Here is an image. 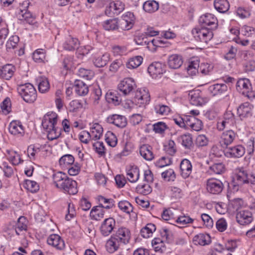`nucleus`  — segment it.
Instances as JSON below:
<instances>
[{"label": "nucleus", "instance_id": "nucleus-1", "mask_svg": "<svg viewBox=\"0 0 255 255\" xmlns=\"http://www.w3.org/2000/svg\"><path fill=\"white\" fill-rule=\"evenodd\" d=\"M58 115L53 112L46 114L42 121V126L47 133V138L50 140L58 138L61 135V128L57 126Z\"/></svg>", "mask_w": 255, "mask_h": 255}, {"label": "nucleus", "instance_id": "nucleus-2", "mask_svg": "<svg viewBox=\"0 0 255 255\" xmlns=\"http://www.w3.org/2000/svg\"><path fill=\"white\" fill-rule=\"evenodd\" d=\"M55 186L69 194L75 195L78 192L77 183L62 172H57L52 176Z\"/></svg>", "mask_w": 255, "mask_h": 255}, {"label": "nucleus", "instance_id": "nucleus-3", "mask_svg": "<svg viewBox=\"0 0 255 255\" xmlns=\"http://www.w3.org/2000/svg\"><path fill=\"white\" fill-rule=\"evenodd\" d=\"M17 90L21 98L27 103H33L36 99L37 92L36 89L30 83L19 85L17 88Z\"/></svg>", "mask_w": 255, "mask_h": 255}, {"label": "nucleus", "instance_id": "nucleus-4", "mask_svg": "<svg viewBox=\"0 0 255 255\" xmlns=\"http://www.w3.org/2000/svg\"><path fill=\"white\" fill-rule=\"evenodd\" d=\"M192 34L196 40L204 43H207L213 37L212 30L204 26L193 28Z\"/></svg>", "mask_w": 255, "mask_h": 255}, {"label": "nucleus", "instance_id": "nucleus-5", "mask_svg": "<svg viewBox=\"0 0 255 255\" xmlns=\"http://www.w3.org/2000/svg\"><path fill=\"white\" fill-rule=\"evenodd\" d=\"M30 2L29 0H26L23 1L19 6L18 18L20 20L24 21L26 22L31 24L34 22V17L32 14L27 10Z\"/></svg>", "mask_w": 255, "mask_h": 255}, {"label": "nucleus", "instance_id": "nucleus-6", "mask_svg": "<svg viewBox=\"0 0 255 255\" xmlns=\"http://www.w3.org/2000/svg\"><path fill=\"white\" fill-rule=\"evenodd\" d=\"M234 115L230 111L226 112L222 120H219L217 124V128L220 131L225 128H230L235 124Z\"/></svg>", "mask_w": 255, "mask_h": 255}, {"label": "nucleus", "instance_id": "nucleus-7", "mask_svg": "<svg viewBox=\"0 0 255 255\" xmlns=\"http://www.w3.org/2000/svg\"><path fill=\"white\" fill-rule=\"evenodd\" d=\"M150 100L148 91L146 89H140L136 92L134 98L135 104L140 107H144Z\"/></svg>", "mask_w": 255, "mask_h": 255}, {"label": "nucleus", "instance_id": "nucleus-8", "mask_svg": "<svg viewBox=\"0 0 255 255\" xmlns=\"http://www.w3.org/2000/svg\"><path fill=\"white\" fill-rule=\"evenodd\" d=\"M224 185L219 179L214 178L208 179L206 181V189L213 194H219L223 190Z\"/></svg>", "mask_w": 255, "mask_h": 255}, {"label": "nucleus", "instance_id": "nucleus-9", "mask_svg": "<svg viewBox=\"0 0 255 255\" xmlns=\"http://www.w3.org/2000/svg\"><path fill=\"white\" fill-rule=\"evenodd\" d=\"M136 87L134 80L131 78H125L118 85L119 90L124 96H127Z\"/></svg>", "mask_w": 255, "mask_h": 255}, {"label": "nucleus", "instance_id": "nucleus-10", "mask_svg": "<svg viewBox=\"0 0 255 255\" xmlns=\"http://www.w3.org/2000/svg\"><path fill=\"white\" fill-rule=\"evenodd\" d=\"M134 20L133 13L127 12L123 15L121 19L118 21L119 26L122 30H129L133 27Z\"/></svg>", "mask_w": 255, "mask_h": 255}, {"label": "nucleus", "instance_id": "nucleus-11", "mask_svg": "<svg viewBox=\"0 0 255 255\" xmlns=\"http://www.w3.org/2000/svg\"><path fill=\"white\" fill-rule=\"evenodd\" d=\"M249 174L246 171L240 169L236 175L233 180V189L238 191L239 188L244 184H248Z\"/></svg>", "mask_w": 255, "mask_h": 255}, {"label": "nucleus", "instance_id": "nucleus-12", "mask_svg": "<svg viewBox=\"0 0 255 255\" xmlns=\"http://www.w3.org/2000/svg\"><path fill=\"white\" fill-rule=\"evenodd\" d=\"M199 22L203 26H209L208 28L212 30L216 29L218 26V20L217 18L211 13H206L200 16Z\"/></svg>", "mask_w": 255, "mask_h": 255}, {"label": "nucleus", "instance_id": "nucleus-13", "mask_svg": "<svg viewBox=\"0 0 255 255\" xmlns=\"http://www.w3.org/2000/svg\"><path fill=\"white\" fill-rule=\"evenodd\" d=\"M27 221L24 217H20L15 224V227L10 231L9 234L14 235L15 233L17 236H23L24 232L27 230Z\"/></svg>", "mask_w": 255, "mask_h": 255}, {"label": "nucleus", "instance_id": "nucleus-14", "mask_svg": "<svg viewBox=\"0 0 255 255\" xmlns=\"http://www.w3.org/2000/svg\"><path fill=\"white\" fill-rule=\"evenodd\" d=\"M116 226V222L114 218H108L102 223L100 230L101 234L105 237L111 234Z\"/></svg>", "mask_w": 255, "mask_h": 255}, {"label": "nucleus", "instance_id": "nucleus-15", "mask_svg": "<svg viewBox=\"0 0 255 255\" xmlns=\"http://www.w3.org/2000/svg\"><path fill=\"white\" fill-rule=\"evenodd\" d=\"M114 236H115L123 245L128 244L131 238V234L129 230L125 227L119 228L116 233L114 234Z\"/></svg>", "mask_w": 255, "mask_h": 255}, {"label": "nucleus", "instance_id": "nucleus-16", "mask_svg": "<svg viewBox=\"0 0 255 255\" xmlns=\"http://www.w3.org/2000/svg\"><path fill=\"white\" fill-rule=\"evenodd\" d=\"M237 136V133L232 129L223 132L220 140L221 146L223 148L227 147L234 141Z\"/></svg>", "mask_w": 255, "mask_h": 255}, {"label": "nucleus", "instance_id": "nucleus-17", "mask_svg": "<svg viewBox=\"0 0 255 255\" xmlns=\"http://www.w3.org/2000/svg\"><path fill=\"white\" fill-rule=\"evenodd\" d=\"M245 148L241 145L232 147H227L224 151V154L227 157L239 158L245 153Z\"/></svg>", "mask_w": 255, "mask_h": 255}, {"label": "nucleus", "instance_id": "nucleus-18", "mask_svg": "<svg viewBox=\"0 0 255 255\" xmlns=\"http://www.w3.org/2000/svg\"><path fill=\"white\" fill-rule=\"evenodd\" d=\"M107 121L108 123L121 128L125 127L127 124L126 118L124 116L117 114L109 116L107 119Z\"/></svg>", "mask_w": 255, "mask_h": 255}, {"label": "nucleus", "instance_id": "nucleus-19", "mask_svg": "<svg viewBox=\"0 0 255 255\" xmlns=\"http://www.w3.org/2000/svg\"><path fill=\"white\" fill-rule=\"evenodd\" d=\"M236 219L241 225L249 224L253 220L252 214L248 210H243L237 213Z\"/></svg>", "mask_w": 255, "mask_h": 255}, {"label": "nucleus", "instance_id": "nucleus-20", "mask_svg": "<svg viewBox=\"0 0 255 255\" xmlns=\"http://www.w3.org/2000/svg\"><path fill=\"white\" fill-rule=\"evenodd\" d=\"M185 123L186 124V128H190L195 131L200 130L203 127L202 121L193 116L186 117Z\"/></svg>", "mask_w": 255, "mask_h": 255}, {"label": "nucleus", "instance_id": "nucleus-21", "mask_svg": "<svg viewBox=\"0 0 255 255\" xmlns=\"http://www.w3.org/2000/svg\"><path fill=\"white\" fill-rule=\"evenodd\" d=\"M127 179L131 183L136 182L139 177V169L134 165H130L126 168Z\"/></svg>", "mask_w": 255, "mask_h": 255}, {"label": "nucleus", "instance_id": "nucleus-22", "mask_svg": "<svg viewBox=\"0 0 255 255\" xmlns=\"http://www.w3.org/2000/svg\"><path fill=\"white\" fill-rule=\"evenodd\" d=\"M15 68L11 64H5L0 66V78L3 80H9L13 76Z\"/></svg>", "mask_w": 255, "mask_h": 255}, {"label": "nucleus", "instance_id": "nucleus-23", "mask_svg": "<svg viewBox=\"0 0 255 255\" xmlns=\"http://www.w3.org/2000/svg\"><path fill=\"white\" fill-rule=\"evenodd\" d=\"M48 245L55 248L58 250H63L65 248L64 241L57 234L50 235L47 240Z\"/></svg>", "mask_w": 255, "mask_h": 255}, {"label": "nucleus", "instance_id": "nucleus-24", "mask_svg": "<svg viewBox=\"0 0 255 255\" xmlns=\"http://www.w3.org/2000/svg\"><path fill=\"white\" fill-rule=\"evenodd\" d=\"M253 106L248 102L241 104L237 109V113L241 119L252 116Z\"/></svg>", "mask_w": 255, "mask_h": 255}, {"label": "nucleus", "instance_id": "nucleus-25", "mask_svg": "<svg viewBox=\"0 0 255 255\" xmlns=\"http://www.w3.org/2000/svg\"><path fill=\"white\" fill-rule=\"evenodd\" d=\"M200 91L199 90L191 91L189 94V101L191 104L194 106H202L206 101V99L203 98L200 95Z\"/></svg>", "mask_w": 255, "mask_h": 255}, {"label": "nucleus", "instance_id": "nucleus-26", "mask_svg": "<svg viewBox=\"0 0 255 255\" xmlns=\"http://www.w3.org/2000/svg\"><path fill=\"white\" fill-rule=\"evenodd\" d=\"M148 72L154 78L165 72L164 65L160 62H155L151 64L148 68Z\"/></svg>", "mask_w": 255, "mask_h": 255}, {"label": "nucleus", "instance_id": "nucleus-27", "mask_svg": "<svg viewBox=\"0 0 255 255\" xmlns=\"http://www.w3.org/2000/svg\"><path fill=\"white\" fill-rule=\"evenodd\" d=\"M122 246L124 245L113 235L107 241L106 248L109 253H114L120 249Z\"/></svg>", "mask_w": 255, "mask_h": 255}, {"label": "nucleus", "instance_id": "nucleus-28", "mask_svg": "<svg viewBox=\"0 0 255 255\" xmlns=\"http://www.w3.org/2000/svg\"><path fill=\"white\" fill-rule=\"evenodd\" d=\"M180 174L185 179L189 177L192 170V166L191 162L187 159H183L180 165Z\"/></svg>", "mask_w": 255, "mask_h": 255}, {"label": "nucleus", "instance_id": "nucleus-29", "mask_svg": "<svg viewBox=\"0 0 255 255\" xmlns=\"http://www.w3.org/2000/svg\"><path fill=\"white\" fill-rule=\"evenodd\" d=\"M236 87L239 92L245 94L251 90V84L248 79H240L237 82Z\"/></svg>", "mask_w": 255, "mask_h": 255}, {"label": "nucleus", "instance_id": "nucleus-30", "mask_svg": "<svg viewBox=\"0 0 255 255\" xmlns=\"http://www.w3.org/2000/svg\"><path fill=\"white\" fill-rule=\"evenodd\" d=\"M74 87L76 93L80 96H85L89 92L88 86L82 81L76 80Z\"/></svg>", "mask_w": 255, "mask_h": 255}, {"label": "nucleus", "instance_id": "nucleus-31", "mask_svg": "<svg viewBox=\"0 0 255 255\" xmlns=\"http://www.w3.org/2000/svg\"><path fill=\"white\" fill-rule=\"evenodd\" d=\"M227 86L225 84H214L208 88L209 92L213 96L220 95L227 92Z\"/></svg>", "mask_w": 255, "mask_h": 255}, {"label": "nucleus", "instance_id": "nucleus-32", "mask_svg": "<svg viewBox=\"0 0 255 255\" xmlns=\"http://www.w3.org/2000/svg\"><path fill=\"white\" fill-rule=\"evenodd\" d=\"M183 64L182 56L178 54H172L168 57V65L171 69H177Z\"/></svg>", "mask_w": 255, "mask_h": 255}, {"label": "nucleus", "instance_id": "nucleus-33", "mask_svg": "<svg viewBox=\"0 0 255 255\" xmlns=\"http://www.w3.org/2000/svg\"><path fill=\"white\" fill-rule=\"evenodd\" d=\"M193 242L195 245H208L211 242V237L208 234L200 233L194 236Z\"/></svg>", "mask_w": 255, "mask_h": 255}, {"label": "nucleus", "instance_id": "nucleus-34", "mask_svg": "<svg viewBox=\"0 0 255 255\" xmlns=\"http://www.w3.org/2000/svg\"><path fill=\"white\" fill-rule=\"evenodd\" d=\"M79 41L78 39L68 36L63 44L64 49L68 51H72L78 48Z\"/></svg>", "mask_w": 255, "mask_h": 255}, {"label": "nucleus", "instance_id": "nucleus-35", "mask_svg": "<svg viewBox=\"0 0 255 255\" xmlns=\"http://www.w3.org/2000/svg\"><path fill=\"white\" fill-rule=\"evenodd\" d=\"M9 132L14 135H22L24 133V129L22 125L19 122L13 121H12L8 127Z\"/></svg>", "mask_w": 255, "mask_h": 255}, {"label": "nucleus", "instance_id": "nucleus-36", "mask_svg": "<svg viewBox=\"0 0 255 255\" xmlns=\"http://www.w3.org/2000/svg\"><path fill=\"white\" fill-rule=\"evenodd\" d=\"M106 99L109 103L119 105L122 101L120 94L116 91H109L106 95Z\"/></svg>", "mask_w": 255, "mask_h": 255}, {"label": "nucleus", "instance_id": "nucleus-37", "mask_svg": "<svg viewBox=\"0 0 255 255\" xmlns=\"http://www.w3.org/2000/svg\"><path fill=\"white\" fill-rule=\"evenodd\" d=\"M103 129L102 127L98 123H94L91 127L90 133L91 138L95 140L100 139L103 135Z\"/></svg>", "mask_w": 255, "mask_h": 255}, {"label": "nucleus", "instance_id": "nucleus-38", "mask_svg": "<svg viewBox=\"0 0 255 255\" xmlns=\"http://www.w3.org/2000/svg\"><path fill=\"white\" fill-rule=\"evenodd\" d=\"M6 156L13 165H17L23 161L18 153L12 150H6Z\"/></svg>", "mask_w": 255, "mask_h": 255}, {"label": "nucleus", "instance_id": "nucleus-39", "mask_svg": "<svg viewBox=\"0 0 255 255\" xmlns=\"http://www.w3.org/2000/svg\"><path fill=\"white\" fill-rule=\"evenodd\" d=\"M152 149L148 144H143L139 149L141 156L146 160H151L154 158Z\"/></svg>", "mask_w": 255, "mask_h": 255}, {"label": "nucleus", "instance_id": "nucleus-40", "mask_svg": "<svg viewBox=\"0 0 255 255\" xmlns=\"http://www.w3.org/2000/svg\"><path fill=\"white\" fill-rule=\"evenodd\" d=\"M110 54L108 53H105L102 56L95 58L94 60L95 65L97 67H103L106 65L110 60Z\"/></svg>", "mask_w": 255, "mask_h": 255}, {"label": "nucleus", "instance_id": "nucleus-41", "mask_svg": "<svg viewBox=\"0 0 255 255\" xmlns=\"http://www.w3.org/2000/svg\"><path fill=\"white\" fill-rule=\"evenodd\" d=\"M214 4L216 9L221 13L226 12L230 7L229 2L227 0H215Z\"/></svg>", "mask_w": 255, "mask_h": 255}, {"label": "nucleus", "instance_id": "nucleus-42", "mask_svg": "<svg viewBox=\"0 0 255 255\" xmlns=\"http://www.w3.org/2000/svg\"><path fill=\"white\" fill-rule=\"evenodd\" d=\"M100 206L94 207L90 212L91 218L95 220H100L104 218L105 211Z\"/></svg>", "mask_w": 255, "mask_h": 255}, {"label": "nucleus", "instance_id": "nucleus-43", "mask_svg": "<svg viewBox=\"0 0 255 255\" xmlns=\"http://www.w3.org/2000/svg\"><path fill=\"white\" fill-rule=\"evenodd\" d=\"M177 140L187 149H190L193 144L192 138L189 134H183L178 136Z\"/></svg>", "mask_w": 255, "mask_h": 255}, {"label": "nucleus", "instance_id": "nucleus-44", "mask_svg": "<svg viewBox=\"0 0 255 255\" xmlns=\"http://www.w3.org/2000/svg\"><path fill=\"white\" fill-rule=\"evenodd\" d=\"M143 58L140 56H136L130 58L126 64L128 69H135L139 66L142 63Z\"/></svg>", "mask_w": 255, "mask_h": 255}, {"label": "nucleus", "instance_id": "nucleus-45", "mask_svg": "<svg viewBox=\"0 0 255 255\" xmlns=\"http://www.w3.org/2000/svg\"><path fill=\"white\" fill-rule=\"evenodd\" d=\"M155 230L156 227L153 224H147L144 228L141 229L140 235L144 238H148L152 236L153 233Z\"/></svg>", "mask_w": 255, "mask_h": 255}, {"label": "nucleus", "instance_id": "nucleus-46", "mask_svg": "<svg viewBox=\"0 0 255 255\" xmlns=\"http://www.w3.org/2000/svg\"><path fill=\"white\" fill-rule=\"evenodd\" d=\"M102 26L106 30H114L118 28V20L116 18L110 19L104 21L102 23Z\"/></svg>", "mask_w": 255, "mask_h": 255}, {"label": "nucleus", "instance_id": "nucleus-47", "mask_svg": "<svg viewBox=\"0 0 255 255\" xmlns=\"http://www.w3.org/2000/svg\"><path fill=\"white\" fill-rule=\"evenodd\" d=\"M164 150L166 154L173 156L177 151V148L174 141L170 139L165 142L164 145Z\"/></svg>", "mask_w": 255, "mask_h": 255}, {"label": "nucleus", "instance_id": "nucleus-48", "mask_svg": "<svg viewBox=\"0 0 255 255\" xmlns=\"http://www.w3.org/2000/svg\"><path fill=\"white\" fill-rule=\"evenodd\" d=\"M39 91L42 93L47 92L49 89V83L46 77H40L37 79Z\"/></svg>", "mask_w": 255, "mask_h": 255}, {"label": "nucleus", "instance_id": "nucleus-49", "mask_svg": "<svg viewBox=\"0 0 255 255\" xmlns=\"http://www.w3.org/2000/svg\"><path fill=\"white\" fill-rule=\"evenodd\" d=\"M74 158L71 154H65L62 156L59 159L60 165L63 168H67L74 163Z\"/></svg>", "mask_w": 255, "mask_h": 255}, {"label": "nucleus", "instance_id": "nucleus-50", "mask_svg": "<svg viewBox=\"0 0 255 255\" xmlns=\"http://www.w3.org/2000/svg\"><path fill=\"white\" fill-rule=\"evenodd\" d=\"M158 8V3L155 0H147L143 4V9L149 13L156 11Z\"/></svg>", "mask_w": 255, "mask_h": 255}, {"label": "nucleus", "instance_id": "nucleus-51", "mask_svg": "<svg viewBox=\"0 0 255 255\" xmlns=\"http://www.w3.org/2000/svg\"><path fill=\"white\" fill-rule=\"evenodd\" d=\"M42 146L37 144L30 145L27 150L28 156L32 160L35 159V156L40 152Z\"/></svg>", "mask_w": 255, "mask_h": 255}, {"label": "nucleus", "instance_id": "nucleus-52", "mask_svg": "<svg viewBox=\"0 0 255 255\" xmlns=\"http://www.w3.org/2000/svg\"><path fill=\"white\" fill-rule=\"evenodd\" d=\"M225 171V165L222 163H214L210 166L208 172L212 174H221Z\"/></svg>", "mask_w": 255, "mask_h": 255}, {"label": "nucleus", "instance_id": "nucleus-53", "mask_svg": "<svg viewBox=\"0 0 255 255\" xmlns=\"http://www.w3.org/2000/svg\"><path fill=\"white\" fill-rule=\"evenodd\" d=\"M98 201L100 202L99 206L103 208L109 209L114 206V201L112 199H107L102 196H99Z\"/></svg>", "mask_w": 255, "mask_h": 255}, {"label": "nucleus", "instance_id": "nucleus-54", "mask_svg": "<svg viewBox=\"0 0 255 255\" xmlns=\"http://www.w3.org/2000/svg\"><path fill=\"white\" fill-rule=\"evenodd\" d=\"M151 244L156 252L162 253L165 250L164 241L160 238H154L152 241Z\"/></svg>", "mask_w": 255, "mask_h": 255}, {"label": "nucleus", "instance_id": "nucleus-55", "mask_svg": "<svg viewBox=\"0 0 255 255\" xmlns=\"http://www.w3.org/2000/svg\"><path fill=\"white\" fill-rule=\"evenodd\" d=\"M167 43L166 41L159 38H154L149 40L148 49L152 51L156 50L157 47H163Z\"/></svg>", "mask_w": 255, "mask_h": 255}, {"label": "nucleus", "instance_id": "nucleus-56", "mask_svg": "<svg viewBox=\"0 0 255 255\" xmlns=\"http://www.w3.org/2000/svg\"><path fill=\"white\" fill-rule=\"evenodd\" d=\"M199 69V62L198 60H191L189 62L187 67V71L189 75H195Z\"/></svg>", "mask_w": 255, "mask_h": 255}, {"label": "nucleus", "instance_id": "nucleus-57", "mask_svg": "<svg viewBox=\"0 0 255 255\" xmlns=\"http://www.w3.org/2000/svg\"><path fill=\"white\" fill-rule=\"evenodd\" d=\"M154 109L155 113L160 115H167L170 111V109L168 106L161 104L155 105Z\"/></svg>", "mask_w": 255, "mask_h": 255}, {"label": "nucleus", "instance_id": "nucleus-58", "mask_svg": "<svg viewBox=\"0 0 255 255\" xmlns=\"http://www.w3.org/2000/svg\"><path fill=\"white\" fill-rule=\"evenodd\" d=\"M46 51L43 49H38L33 53V59L36 62H43L45 59Z\"/></svg>", "mask_w": 255, "mask_h": 255}, {"label": "nucleus", "instance_id": "nucleus-59", "mask_svg": "<svg viewBox=\"0 0 255 255\" xmlns=\"http://www.w3.org/2000/svg\"><path fill=\"white\" fill-rule=\"evenodd\" d=\"M77 75L86 80H91L94 77V73L92 70L80 68L78 69Z\"/></svg>", "mask_w": 255, "mask_h": 255}, {"label": "nucleus", "instance_id": "nucleus-60", "mask_svg": "<svg viewBox=\"0 0 255 255\" xmlns=\"http://www.w3.org/2000/svg\"><path fill=\"white\" fill-rule=\"evenodd\" d=\"M118 206L122 211L129 214L133 210V207L131 204L126 200L121 201L119 202Z\"/></svg>", "mask_w": 255, "mask_h": 255}, {"label": "nucleus", "instance_id": "nucleus-61", "mask_svg": "<svg viewBox=\"0 0 255 255\" xmlns=\"http://www.w3.org/2000/svg\"><path fill=\"white\" fill-rule=\"evenodd\" d=\"M24 187L32 193H35L39 190L38 184L35 181L30 180H26L25 181Z\"/></svg>", "mask_w": 255, "mask_h": 255}, {"label": "nucleus", "instance_id": "nucleus-62", "mask_svg": "<svg viewBox=\"0 0 255 255\" xmlns=\"http://www.w3.org/2000/svg\"><path fill=\"white\" fill-rule=\"evenodd\" d=\"M134 41L137 45H146L148 48L149 40H148L147 36L145 33L136 36L134 38Z\"/></svg>", "mask_w": 255, "mask_h": 255}, {"label": "nucleus", "instance_id": "nucleus-63", "mask_svg": "<svg viewBox=\"0 0 255 255\" xmlns=\"http://www.w3.org/2000/svg\"><path fill=\"white\" fill-rule=\"evenodd\" d=\"M106 141L108 145L115 147L117 144L118 139L114 133L108 131L106 134Z\"/></svg>", "mask_w": 255, "mask_h": 255}, {"label": "nucleus", "instance_id": "nucleus-64", "mask_svg": "<svg viewBox=\"0 0 255 255\" xmlns=\"http://www.w3.org/2000/svg\"><path fill=\"white\" fill-rule=\"evenodd\" d=\"M136 190L137 193L145 195L152 191V188L149 184L146 183L138 185L136 188Z\"/></svg>", "mask_w": 255, "mask_h": 255}]
</instances>
